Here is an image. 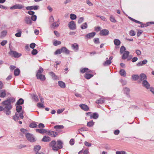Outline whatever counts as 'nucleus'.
Masks as SVG:
<instances>
[{
  "label": "nucleus",
  "instance_id": "nucleus-1",
  "mask_svg": "<svg viewBox=\"0 0 154 154\" xmlns=\"http://www.w3.org/2000/svg\"><path fill=\"white\" fill-rule=\"evenodd\" d=\"M49 146L52 147L53 150L57 151L62 148V143L61 141L59 140L57 141V143L55 141L53 140L50 143Z\"/></svg>",
  "mask_w": 154,
  "mask_h": 154
},
{
  "label": "nucleus",
  "instance_id": "nucleus-2",
  "mask_svg": "<svg viewBox=\"0 0 154 154\" xmlns=\"http://www.w3.org/2000/svg\"><path fill=\"white\" fill-rule=\"evenodd\" d=\"M15 101L14 98L11 97L9 98L6 100L3 101L2 104H3L5 109H11L12 107L11 103H13Z\"/></svg>",
  "mask_w": 154,
  "mask_h": 154
},
{
  "label": "nucleus",
  "instance_id": "nucleus-3",
  "mask_svg": "<svg viewBox=\"0 0 154 154\" xmlns=\"http://www.w3.org/2000/svg\"><path fill=\"white\" fill-rule=\"evenodd\" d=\"M9 54L11 55L14 57L15 58L18 57L21 55V54L18 53L16 51H11L9 53Z\"/></svg>",
  "mask_w": 154,
  "mask_h": 154
},
{
  "label": "nucleus",
  "instance_id": "nucleus-4",
  "mask_svg": "<svg viewBox=\"0 0 154 154\" xmlns=\"http://www.w3.org/2000/svg\"><path fill=\"white\" fill-rule=\"evenodd\" d=\"M26 136L27 140L31 142L35 141V139L32 135L30 134L27 133L26 134Z\"/></svg>",
  "mask_w": 154,
  "mask_h": 154
},
{
  "label": "nucleus",
  "instance_id": "nucleus-5",
  "mask_svg": "<svg viewBox=\"0 0 154 154\" xmlns=\"http://www.w3.org/2000/svg\"><path fill=\"white\" fill-rule=\"evenodd\" d=\"M23 112L21 113L16 112L15 114V116H14V119L15 120H18L19 118H20L21 119L23 118Z\"/></svg>",
  "mask_w": 154,
  "mask_h": 154
},
{
  "label": "nucleus",
  "instance_id": "nucleus-6",
  "mask_svg": "<svg viewBox=\"0 0 154 154\" xmlns=\"http://www.w3.org/2000/svg\"><path fill=\"white\" fill-rule=\"evenodd\" d=\"M68 26L71 29L74 30L76 29V25L73 21H71L69 23Z\"/></svg>",
  "mask_w": 154,
  "mask_h": 154
},
{
  "label": "nucleus",
  "instance_id": "nucleus-7",
  "mask_svg": "<svg viewBox=\"0 0 154 154\" xmlns=\"http://www.w3.org/2000/svg\"><path fill=\"white\" fill-rule=\"evenodd\" d=\"M80 72L82 73H84L85 72L86 73H93L92 71L89 69L87 68H84L81 69L80 70Z\"/></svg>",
  "mask_w": 154,
  "mask_h": 154
},
{
  "label": "nucleus",
  "instance_id": "nucleus-8",
  "mask_svg": "<svg viewBox=\"0 0 154 154\" xmlns=\"http://www.w3.org/2000/svg\"><path fill=\"white\" fill-rule=\"evenodd\" d=\"M109 31L106 29H103L101 30L100 33V35H106L109 33Z\"/></svg>",
  "mask_w": 154,
  "mask_h": 154
},
{
  "label": "nucleus",
  "instance_id": "nucleus-9",
  "mask_svg": "<svg viewBox=\"0 0 154 154\" xmlns=\"http://www.w3.org/2000/svg\"><path fill=\"white\" fill-rule=\"evenodd\" d=\"M112 59L113 57L112 56L110 57L109 60H108V58H106V61L104 62V66H106L112 63L111 60Z\"/></svg>",
  "mask_w": 154,
  "mask_h": 154
},
{
  "label": "nucleus",
  "instance_id": "nucleus-10",
  "mask_svg": "<svg viewBox=\"0 0 154 154\" xmlns=\"http://www.w3.org/2000/svg\"><path fill=\"white\" fill-rule=\"evenodd\" d=\"M79 106L82 109L85 111H88L89 110V107L87 105L85 104H80L79 105Z\"/></svg>",
  "mask_w": 154,
  "mask_h": 154
},
{
  "label": "nucleus",
  "instance_id": "nucleus-11",
  "mask_svg": "<svg viewBox=\"0 0 154 154\" xmlns=\"http://www.w3.org/2000/svg\"><path fill=\"white\" fill-rule=\"evenodd\" d=\"M48 132V135L51 136L52 137H55L57 135V133L55 132L49 131Z\"/></svg>",
  "mask_w": 154,
  "mask_h": 154
},
{
  "label": "nucleus",
  "instance_id": "nucleus-12",
  "mask_svg": "<svg viewBox=\"0 0 154 154\" xmlns=\"http://www.w3.org/2000/svg\"><path fill=\"white\" fill-rule=\"evenodd\" d=\"M23 7V6L22 5L20 4H16L14 6L11 7V9H21Z\"/></svg>",
  "mask_w": 154,
  "mask_h": 154
},
{
  "label": "nucleus",
  "instance_id": "nucleus-13",
  "mask_svg": "<svg viewBox=\"0 0 154 154\" xmlns=\"http://www.w3.org/2000/svg\"><path fill=\"white\" fill-rule=\"evenodd\" d=\"M139 78L140 81H143V80L146 79L147 77L145 74L141 73L140 75Z\"/></svg>",
  "mask_w": 154,
  "mask_h": 154
},
{
  "label": "nucleus",
  "instance_id": "nucleus-14",
  "mask_svg": "<svg viewBox=\"0 0 154 154\" xmlns=\"http://www.w3.org/2000/svg\"><path fill=\"white\" fill-rule=\"evenodd\" d=\"M142 84L143 86L146 87L147 89H148L150 88V85L146 80H143V81Z\"/></svg>",
  "mask_w": 154,
  "mask_h": 154
},
{
  "label": "nucleus",
  "instance_id": "nucleus-15",
  "mask_svg": "<svg viewBox=\"0 0 154 154\" xmlns=\"http://www.w3.org/2000/svg\"><path fill=\"white\" fill-rule=\"evenodd\" d=\"M93 76L94 75L92 74V73H86L84 75V77L86 79H89Z\"/></svg>",
  "mask_w": 154,
  "mask_h": 154
},
{
  "label": "nucleus",
  "instance_id": "nucleus-16",
  "mask_svg": "<svg viewBox=\"0 0 154 154\" xmlns=\"http://www.w3.org/2000/svg\"><path fill=\"white\" fill-rule=\"evenodd\" d=\"M98 116L99 115L97 113L94 112L90 115V119H96L98 117Z\"/></svg>",
  "mask_w": 154,
  "mask_h": 154
},
{
  "label": "nucleus",
  "instance_id": "nucleus-17",
  "mask_svg": "<svg viewBox=\"0 0 154 154\" xmlns=\"http://www.w3.org/2000/svg\"><path fill=\"white\" fill-rule=\"evenodd\" d=\"M71 46L73 49L75 51H77L79 49V45L77 43H75L72 44Z\"/></svg>",
  "mask_w": 154,
  "mask_h": 154
},
{
  "label": "nucleus",
  "instance_id": "nucleus-18",
  "mask_svg": "<svg viewBox=\"0 0 154 154\" xmlns=\"http://www.w3.org/2000/svg\"><path fill=\"white\" fill-rule=\"evenodd\" d=\"M62 52L66 54H69V51L65 47H62L61 48Z\"/></svg>",
  "mask_w": 154,
  "mask_h": 154
},
{
  "label": "nucleus",
  "instance_id": "nucleus-19",
  "mask_svg": "<svg viewBox=\"0 0 154 154\" xmlns=\"http://www.w3.org/2000/svg\"><path fill=\"white\" fill-rule=\"evenodd\" d=\"M51 140V138L47 136H45L43 137L42 139V141L44 142L49 141Z\"/></svg>",
  "mask_w": 154,
  "mask_h": 154
},
{
  "label": "nucleus",
  "instance_id": "nucleus-20",
  "mask_svg": "<svg viewBox=\"0 0 154 154\" xmlns=\"http://www.w3.org/2000/svg\"><path fill=\"white\" fill-rule=\"evenodd\" d=\"M129 54V52L128 51H125V53L123 54L122 55V59L124 60L126 59L128 57Z\"/></svg>",
  "mask_w": 154,
  "mask_h": 154
},
{
  "label": "nucleus",
  "instance_id": "nucleus-21",
  "mask_svg": "<svg viewBox=\"0 0 154 154\" xmlns=\"http://www.w3.org/2000/svg\"><path fill=\"white\" fill-rule=\"evenodd\" d=\"M6 95V91L5 90H2L0 91V97L4 98L5 97Z\"/></svg>",
  "mask_w": 154,
  "mask_h": 154
},
{
  "label": "nucleus",
  "instance_id": "nucleus-22",
  "mask_svg": "<svg viewBox=\"0 0 154 154\" xmlns=\"http://www.w3.org/2000/svg\"><path fill=\"white\" fill-rule=\"evenodd\" d=\"M36 77L38 79H40L42 81H44L45 79V75H42V74L39 75L38 76V75H37Z\"/></svg>",
  "mask_w": 154,
  "mask_h": 154
},
{
  "label": "nucleus",
  "instance_id": "nucleus-23",
  "mask_svg": "<svg viewBox=\"0 0 154 154\" xmlns=\"http://www.w3.org/2000/svg\"><path fill=\"white\" fill-rule=\"evenodd\" d=\"M95 32H92L87 34L86 36L88 38H93L95 35Z\"/></svg>",
  "mask_w": 154,
  "mask_h": 154
},
{
  "label": "nucleus",
  "instance_id": "nucleus-24",
  "mask_svg": "<svg viewBox=\"0 0 154 154\" xmlns=\"http://www.w3.org/2000/svg\"><path fill=\"white\" fill-rule=\"evenodd\" d=\"M36 132L39 133L40 134H43L46 133L47 131L45 129H36Z\"/></svg>",
  "mask_w": 154,
  "mask_h": 154
},
{
  "label": "nucleus",
  "instance_id": "nucleus-25",
  "mask_svg": "<svg viewBox=\"0 0 154 154\" xmlns=\"http://www.w3.org/2000/svg\"><path fill=\"white\" fill-rule=\"evenodd\" d=\"M58 84L59 86L62 88H64L66 87L65 83L62 81H59L58 82Z\"/></svg>",
  "mask_w": 154,
  "mask_h": 154
},
{
  "label": "nucleus",
  "instance_id": "nucleus-26",
  "mask_svg": "<svg viewBox=\"0 0 154 154\" xmlns=\"http://www.w3.org/2000/svg\"><path fill=\"white\" fill-rule=\"evenodd\" d=\"M60 24L59 20H58L57 22H54L52 24V26L53 27H58Z\"/></svg>",
  "mask_w": 154,
  "mask_h": 154
},
{
  "label": "nucleus",
  "instance_id": "nucleus-27",
  "mask_svg": "<svg viewBox=\"0 0 154 154\" xmlns=\"http://www.w3.org/2000/svg\"><path fill=\"white\" fill-rule=\"evenodd\" d=\"M36 122H33L31 123L29 125V126L31 128H35L37 127L38 125L36 124Z\"/></svg>",
  "mask_w": 154,
  "mask_h": 154
},
{
  "label": "nucleus",
  "instance_id": "nucleus-28",
  "mask_svg": "<svg viewBox=\"0 0 154 154\" xmlns=\"http://www.w3.org/2000/svg\"><path fill=\"white\" fill-rule=\"evenodd\" d=\"M147 62V61L146 60H145L142 61V62H140L139 63H138L137 64V66H142V65L143 64H145Z\"/></svg>",
  "mask_w": 154,
  "mask_h": 154
},
{
  "label": "nucleus",
  "instance_id": "nucleus-29",
  "mask_svg": "<svg viewBox=\"0 0 154 154\" xmlns=\"http://www.w3.org/2000/svg\"><path fill=\"white\" fill-rule=\"evenodd\" d=\"M25 20L26 23L31 24L32 23V21L30 17H26L25 19Z\"/></svg>",
  "mask_w": 154,
  "mask_h": 154
},
{
  "label": "nucleus",
  "instance_id": "nucleus-30",
  "mask_svg": "<svg viewBox=\"0 0 154 154\" xmlns=\"http://www.w3.org/2000/svg\"><path fill=\"white\" fill-rule=\"evenodd\" d=\"M114 43L115 45L119 46L121 42L118 39H116L114 40Z\"/></svg>",
  "mask_w": 154,
  "mask_h": 154
},
{
  "label": "nucleus",
  "instance_id": "nucleus-31",
  "mask_svg": "<svg viewBox=\"0 0 154 154\" xmlns=\"http://www.w3.org/2000/svg\"><path fill=\"white\" fill-rule=\"evenodd\" d=\"M43 69L42 67H40L39 69L38 70L37 73L36 75V76H37V75H38V76L39 75L42 74V73L43 72Z\"/></svg>",
  "mask_w": 154,
  "mask_h": 154
},
{
  "label": "nucleus",
  "instance_id": "nucleus-32",
  "mask_svg": "<svg viewBox=\"0 0 154 154\" xmlns=\"http://www.w3.org/2000/svg\"><path fill=\"white\" fill-rule=\"evenodd\" d=\"M119 73L121 76H125L126 75V73L125 70L124 69H122L120 70Z\"/></svg>",
  "mask_w": 154,
  "mask_h": 154
},
{
  "label": "nucleus",
  "instance_id": "nucleus-33",
  "mask_svg": "<svg viewBox=\"0 0 154 154\" xmlns=\"http://www.w3.org/2000/svg\"><path fill=\"white\" fill-rule=\"evenodd\" d=\"M94 123L93 122V121L91 120L89 121V122H88L87 124V125L88 127H91L93 126V125L94 124Z\"/></svg>",
  "mask_w": 154,
  "mask_h": 154
},
{
  "label": "nucleus",
  "instance_id": "nucleus-34",
  "mask_svg": "<svg viewBox=\"0 0 154 154\" xmlns=\"http://www.w3.org/2000/svg\"><path fill=\"white\" fill-rule=\"evenodd\" d=\"M17 31L19 32L15 34V36L18 37H20L21 35V30L20 29H18L17 30Z\"/></svg>",
  "mask_w": 154,
  "mask_h": 154
},
{
  "label": "nucleus",
  "instance_id": "nucleus-35",
  "mask_svg": "<svg viewBox=\"0 0 154 154\" xmlns=\"http://www.w3.org/2000/svg\"><path fill=\"white\" fill-rule=\"evenodd\" d=\"M24 103V100L23 99H20L17 102V105H21L22 104Z\"/></svg>",
  "mask_w": 154,
  "mask_h": 154
},
{
  "label": "nucleus",
  "instance_id": "nucleus-36",
  "mask_svg": "<svg viewBox=\"0 0 154 154\" xmlns=\"http://www.w3.org/2000/svg\"><path fill=\"white\" fill-rule=\"evenodd\" d=\"M105 102V100L103 99L100 98L97 100L96 103L97 104H102Z\"/></svg>",
  "mask_w": 154,
  "mask_h": 154
},
{
  "label": "nucleus",
  "instance_id": "nucleus-37",
  "mask_svg": "<svg viewBox=\"0 0 154 154\" xmlns=\"http://www.w3.org/2000/svg\"><path fill=\"white\" fill-rule=\"evenodd\" d=\"M20 70L19 69H15L14 71V74L15 76L19 75L20 73Z\"/></svg>",
  "mask_w": 154,
  "mask_h": 154
},
{
  "label": "nucleus",
  "instance_id": "nucleus-38",
  "mask_svg": "<svg viewBox=\"0 0 154 154\" xmlns=\"http://www.w3.org/2000/svg\"><path fill=\"white\" fill-rule=\"evenodd\" d=\"M22 106L20 105H17L16 107V110L17 111V112H19L22 109Z\"/></svg>",
  "mask_w": 154,
  "mask_h": 154
},
{
  "label": "nucleus",
  "instance_id": "nucleus-39",
  "mask_svg": "<svg viewBox=\"0 0 154 154\" xmlns=\"http://www.w3.org/2000/svg\"><path fill=\"white\" fill-rule=\"evenodd\" d=\"M49 74L52 77L53 79H56L57 78V76L55 75V74L52 72H49Z\"/></svg>",
  "mask_w": 154,
  "mask_h": 154
},
{
  "label": "nucleus",
  "instance_id": "nucleus-40",
  "mask_svg": "<svg viewBox=\"0 0 154 154\" xmlns=\"http://www.w3.org/2000/svg\"><path fill=\"white\" fill-rule=\"evenodd\" d=\"M54 128L57 129H63L64 127L63 125H57L54 126Z\"/></svg>",
  "mask_w": 154,
  "mask_h": 154
},
{
  "label": "nucleus",
  "instance_id": "nucleus-41",
  "mask_svg": "<svg viewBox=\"0 0 154 154\" xmlns=\"http://www.w3.org/2000/svg\"><path fill=\"white\" fill-rule=\"evenodd\" d=\"M81 28L82 29H85L87 27V24L86 23L83 24L81 26Z\"/></svg>",
  "mask_w": 154,
  "mask_h": 154
},
{
  "label": "nucleus",
  "instance_id": "nucleus-42",
  "mask_svg": "<svg viewBox=\"0 0 154 154\" xmlns=\"http://www.w3.org/2000/svg\"><path fill=\"white\" fill-rule=\"evenodd\" d=\"M41 148L40 146L39 145L36 146L34 147V150L36 152H38V151L41 149Z\"/></svg>",
  "mask_w": 154,
  "mask_h": 154
},
{
  "label": "nucleus",
  "instance_id": "nucleus-43",
  "mask_svg": "<svg viewBox=\"0 0 154 154\" xmlns=\"http://www.w3.org/2000/svg\"><path fill=\"white\" fill-rule=\"evenodd\" d=\"M70 19L72 20H75L76 18V16L75 15L71 14L70 15Z\"/></svg>",
  "mask_w": 154,
  "mask_h": 154
},
{
  "label": "nucleus",
  "instance_id": "nucleus-44",
  "mask_svg": "<svg viewBox=\"0 0 154 154\" xmlns=\"http://www.w3.org/2000/svg\"><path fill=\"white\" fill-rule=\"evenodd\" d=\"M61 42L60 41H55L53 43V45L55 46H56L58 45H60L61 44Z\"/></svg>",
  "mask_w": 154,
  "mask_h": 154
},
{
  "label": "nucleus",
  "instance_id": "nucleus-45",
  "mask_svg": "<svg viewBox=\"0 0 154 154\" xmlns=\"http://www.w3.org/2000/svg\"><path fill=\"white\" fill-rule=\"evenodd\" d=\"M132 78L133 80L136 81L139 79V76L138 75H133L132 76Z\"/></svg>",
  "mask_w": 154,
  "mask_h": 154
},
{
  "label": "nucleus",
  "instance_id": "nucleus-46",
  "mask_svg": "<svg viewBox=\"0 0 154 154\" xmlns=\"http://www.w3.org/2000/svg\"><path fill=\"white\" fill-rule=\"evenodd\" d=\"M62 52L61 48L60 49H58L56 50L54 53L55 54H60Z\"/></svg>",
  "mask_w": 154,
  "mask_h": 154
},
{
  "label": "nucleus",
  "instance_id": "nucleus-47",
  "mask_svg": "<svg viewBox=\"0 0 154 154\" xmlns=\"http://www.w3.org/2000/svg\"><path fill=\"white\" fill-rule=\"evenodd\" d=\"M110 20L113 23H116V21L115 20V18L113 17L112 16H111L110 17Z\"/></svg>",
  "mask_w": 154,
  "mask_h": 154
},
{
  "label": "nucleus",
  "instance_id": "nucleus-48",
  "mask_svg": "<svg viewBox=\"0 0 154 154\" xmlns=\"http://www.w3.org/2000/svg\"><path fill=\"white\" fill-rule=\"evenodd\" d=\"M37 106L39 108H44L45 107L43 103H38L37 104Z\"/></svg>",
  "mask_w": 154,
  "mask_h": 154
},
{
  "label": "nucleus",
  "instance_id": "nucleus-49",
  "mask_svg": "<svg viewBox=\"0 0 154 154\" xmlns=\"http://www.w3.org/2000/svg\"><path fill=\"white\" fill-rule=\"evenodd\" d=\"M125 50V48L124 46H122L120 49V53L122 54Z\"/></svg>",
  "mask_w": 154,
  "mask_h": 154
},
{
  "label": "nucleus",
  "instance_id": "nucleus-50",
  "mask_svg": "<svg viewBox=\"0 0 154 154\" xmlns=\"http://www.w3.org/2000/svg\"><path fill=\"white\" fill-rule=\"evenodd\" d=\"M129 35L131 36H134L135 35V33L133 30H131L129 32Z\"/></svg>",
  "mask_w": 154,
  "mask_h": 154
},
{
  "label": "nucleus",
  "instance_id": "nucleus-51",
  "mask_svg": "<svg viewBox=\"0 0 154 154\" xmlns=\"http://www.w3.org/2000/svg\"><path fill=\"white\" fill-rule=\"evenodd\" d=\"M7 32L5 31L2 32L1 33V37H3L5 36L7 34Z\"/></svg>",
  "mask_w": 154,
  "mask_h": 154
},
{
  "label": "nucleus",
  "instance_id": "nucleus-52",
  "mask_svg": "<svg viewBox=\"0 0 154 154\" xmlns=\"http://www.w3.org/2000/svg\"><path fill=\"white\" fill-rule=\"evenodd\" d=\"M38 127L41 129H43L45 128V125L44 124L40 123L38 125Z\"/></svg>",
  "mask_w": 154,
  "mask_h": 154
},
{
  "label": "nucleus",
  "instance_id": "nucleus-53",
  "mask_svg": "<svg viewBox=\"0 0 154 154\" xmlns=\"http://www.w3.org/2000/svg\"><path fill=\"white\" fill-rule=\"evenodd\" d=\"M116 154H126V152L123 151H117L116 152Z\"/></svg>",
  "mask_w": 154,
  "mask_h": 154
},
{
  "label": "nucleus",
  "instance_id": "nucleus-54",
  "mask_svg": "<svg viewBox=\"0 0 154 154\" xmlns=\"http://www.w3.org/2000/svg\"><path fill=\"white\" fill-rule=\"evenodd\" d=\"M38 53V51L36 49H33L32 51V54L33 55H35Z\"/></svg>",
  "mask_w": 154,
  "mask_h": 154
},
{
  "label": "nucleus",
  "instance_id": "nucleus-55",
  "mask_svg": "<svg viewBox=\"0 0 154 154\" xmlns=\"http://www.w3.org/2000/svg\"><path fill=\"white\" fill-rule=\"evenodd\" d=\"M124 91L127 94H129L130 89L128 88H126L124 89Z\"/></svg>",
  "mask_w": 154,
  "mask_h": 154
},
{
  "label": "nucleus",
  "instance_id": "nucleus-56",
  "mask_svg": "<svg viewBox=\"0 0 154 154\" xmlns=\"http://www.w3.org/2000/svg\"><path fill=\"white\" fill-rule=\"evenodd\" d=\"M84 20V18L83 17H81L78 20V23L79 24L81 23L82 22H83Z\"/></svg>",
  "mask_w": 154,
  "mask_h": 154
},
{
  "label": "nucleus",
  "instance_id": "nucleus-57",
  "mask_svg": "<svg viewBox=\"0 0 154 154\" xmlns=\"http://www.w3.org/2000/svg\"><path fill=\"white\" fill-rule=\"evenodd\" d=\"M7 40H3L0 43V44L2 46H4L7 43Z\"/></svg>",
  "mask_w": 154,
  "mask_h": 154
},
{
  "label": "nucleus",
  "instance_id": "nucleus-58",
  "mask_svg": "<svg viewBox=\"0 0 154 154\" xmlns=\"http://www.w3.org/2000/svg\"><path fill=\"white\" fill-rule=\"evenodd\" d=\"M31 18L33 21H35L36 20L37 17L36 15H34L32 16Z\"/></svg>",
  "mask_w": 154,
  "mask_h": 154
},
{
  "label": "nucleus",
  "instance_id": "nucleus-59",
  "mask_svg": "<svg viewBox=\"0 0 154 154\" xmlns=\"http://www.w3.org/2000/svg\"><path fill=\"white\" fill-rule=\"evenodd\" d=\"M86 131V128H84V127H82V128H80V129H79L78 130V131H79V133H80V131L82 132V131Z\"/></svg>",
  "mask_w": 154,
  "mask_h": 154
},
{
  "label": "nucleus",
  "instance_id": "nucleus-60",
  "mask_svg": "<svg viewBox=\"0 0 154 154\" xmlns=\"http://www.w3.org/2000/svg\"><path fill=\"white\" fill-rule=\"evenodd\" d=\"M35 44L34 43H33L30 44V47L31 48L33 49L35 47Z\"/></svg>",
  "mask_w": 154,
  "mask_h": 154
},
{
  "label": "nucleus",
  "instance_id": "nucleus-61",
  "mask_svg": "<svg viewBox=\"0 0 154 154\" xmlns=\"http://www.w3.org/2000/svg\"><path fill=\"white\" fill-rule=\"evenodd\" d=\"M85 145L87 146H90L91 144V143L86 141L85 142Z\"/></svg>",
  "mask_w": 154,
  "mask_h": 154
},
{
  "label": "nucleus",
  "instance_id": "nucleus-62",
  "mask_svg": "<svg viewBox=\"0 0 154 154\" xmlns=\"http://www.w3.org/2000/svg\"><path fill=\"white\" fill-rule=\"evenodd\" d=\"M94 42L96 44H98L100 43L99 39L98 38H94Z\"/></svg>",
  "mask_w": 154,
  "mask_h": 154
},
{
  "label": "nucleus",
  "instance_id": "nucleus-63",
  "mask_svg": "<svg viewBox=\"0 0 154 154\" xmlns=\"http://www.w3.org/2000/svg\"><path fill=\"white\" fill-rule=\"evenodd\" d=\"M69 143L71 145H73L74 144V140L73 139H71L69 141Z\"/></svg>",
  "mask_w": 154,
  "mask_h": 154
},
{
  "label": "nucleus",
  "instance_id": "nucleus-64",
  "mask_svg": "<svg viewBox=\"0 0 154 154\" xmlns=\"http://www.w3.org/2000/svg\"><path fill=\"white\" fill-rule=\"evenodd\" d=\"M120 131L119 130H115L114 132V134L115 135H118Z\"/></svg>",
  "mask_w": 154,
  "mask_h": 154
}]
</instances>
